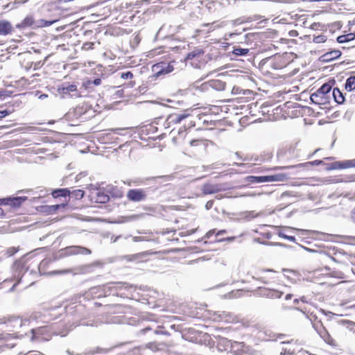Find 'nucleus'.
<instances>
[{"label": "nucleus", "instance_id": "1", "mask_svg": "<svg viewBox=\"0 0 355 355\" xmlns=\"http://www.w3.org/2000/svg\"><path fill=\"white\" fill-rule=\"evenodd\" d=\"M196 119V116H194L187 110L182 113L171 114L168 116L167 121L168 124H183V126L178 129V135L173 137V141L175 144H180L182 141H184L187 136L191 135L190 129L195 127Z\"/></svg>", "mask_w": 355, "mask_h": 355}, {"label": "nucleus", "instance_id": "2", "mask_svg": "<svg viewBox=\"0 0 355 355\" xmlns=\"http://www.w3.org/2000/svg\"><path fill=\"white\" fill-rule=\"evenodd\" d=\"M183 145V151L185 155L194 157L205 153L207 148L213 144L211 140L203 137H196L193 135L187 136Z\"/></svg>", "mask_w": 355, "mask_h": 355}, {"label": "nucleus", "instance_id": "3", "mask_svg": "<svg viewBox=\"0 0 355 355\" xmlns=\"http://www.w3.org/2000/svg\"><path fill=\"white\" fill-rule=\"evenodd\" d=\"M282 274L272 269H259L257 270L253 279L263 284H274L279 281Z\"/></svg>", "mask_w": 355, "mask_h": 355}, {"label": "nucleus", "instance_id": "4", "mask_svg": "<svg viewBox=\"0 0 355 355\" xmlns=\"http://www.w3.org/2000/svg\"><path fill=\"white\" fill-rule=\"evenodd\" d=\"M288 176L286 173H277L270 175H249L245 178V181L248 184H257L262 182H283L288 180Z\"/></svg>", "mask_w": 355, "mask_h": 355}, {"label": "nucleus", "instance_id": "5", "mask_svg": "<svg viewBox=\"0 0 355 355\" xmlns=\"http://www.w3.org/2000/svg\"><path fill=\"white\" fill-rule=\"evenodd\" d=\"M293 61V53H284L272 56L268 59L267 62L274 69H282L286 67Z\"/></svg>", "mask_w": 355, "mask_h": 355}, {"label": "nucleus", "instance_id": "6", "mask_svg": "<svg viewBox=\"0 0 355 355\" xmlns=\"http://www.w3.org/2000/svg\"><path fill=\"white\" fill-rule=\"evenodd\" d=\"M185 62L195 68L204 67L207 62L205 51L201 49H195L187 54Z\"/></svg>", "mask_w": 355, "mask_h": 355}, {"label": "nucleus", "instance_id": "7", "mask_svg": "<svg viewBox=\"0 0 355 355\" xmlns=\"http://www.w3.org/2000/svg\"><path fill=\"white\" fill-rule=\"evenodd\" d=\"M136 289L132 286L125 284L115 283L112 286V295L123 298L135 299Z\"/></svg>", "mask_w": 355, "mask_h": 355}, {"label": "nucleus", "instance_id": "8", "mask_svg": "<svg viewBox=\"0 0 355 355\" xmlns=\"http://www.w3.org/2000/svg\"><path fill=\"white\" fill-rule=\"evenodd\" d=\"M354 257L346 253H335L334 257L331 259L333 261L348 266L349 263L352 265L351 270L355 275V262L354 261Z\"/></svg>", "mask_w": 355, "mask_h": 355}, {"label": "nucleus", "instance_id": "9", "mask_svg": "<svg viewBox=\"0 0 355 355\" xmlns=\"http://www.w3.org/2000/svg\"><path fill=\"white\" fill-rule=\"evenodd\" d=\"M89 111H90V109H88L86 105H78L73 110V111L69 113V116L71 118L80 119L81 121H84L89 118V116L87 115Z\"/></svg>", "mask_w": 355, "mask_h": 355}, {"label": "nucleus", "instance_id": "10", "mask_svg": "<svg viewBox=\"0 0 355 355\" xmlns=\"http://www.w3.org/2000/svg\"><path fill=\"white\" fill-rule=\"evenodd\" d=\"M349 168H355V159L345 161H336L326 164V170L327 171L345 169Z\"/></svg>", "mask_w": 355, "mask_h": 355}, {"label": "nucleus", "instance_id": "11", "mask_svg": "<svg viewBox=\"0 0 355 355\" xmlns=\"http://www.w3.org/2000/svg\"><path fill=\"white\" fill-rule=\"evenodd\" d=\"M61 252L62 254L64 256H72L80 254L87 255L91 254V250L85 247L71 245L62 249Z\"/></svg>", "mask_w": 355, "mask_h": 355}, {"label": "nucleus", "instance_id": "12", "mask_svg": "<svg viewBox=\"0 0 355 355\" xmlns=\"http://www.w3.org/2000/svg\"><path fill=\"white\" fill-rule=\"evenodd\" d=\"M226 84L225 82L220 80H210L207 82L202 83L200 85L202 91H207L209 89H214L221 91L225 89Z\"/></svg>", "mask_w": 355, "mask_h": 355}, {"label": "nucleus", "instance_id": "13", "mask_svg": "<svg viewBox=\"0 0 355 355\" xmlns=\"http://www.w3.org/2000/svg\"><path fill=\"white\" fill-rule=\"evenodd\" d=\"M173 70V66L169 63L164 62L153 64L152 67V71L154 72L156 77L161 75L167 74Z\"/></svg>", "mask_w": 355, "mask_h": 355}, {"label": "nucleus", "instance_id": "14", "mask_svg": "<svg viewBox=\"0 0 355 355\" xmlns=\"http://www.w3.org/2000/svg\"><path fill=\"white\" fill-rule=\"evenodd\" d=\"M214 320L226 323H234L237 322V318L230 312L218 311L214 313Z\"/></svg>", "mask_w": 355, "mask_h": 355}, {"label": "nucleus", "instance_id": "15", "mask_svg": "<svg viewBox=\"0 0 355 355\" xmlns=\"http://www.w3.org/2000/svg\"><path fill=\"white\" fill-rule=\"evenodd\" d=\"M277 157L282 161L295 159L299 157V151L293 148H285L278 153Z\"/></svg>", "mask_w": 355, "mask_h": 355}, {"label": "nucleus", "instance_id": "16", "mask_svg": "<svg viewBox=\"0 0 355 355\" xmlns=\"http://www.w3.org/2000/svg\"><path fill=\"white\" fill-rule=\"evenodd\" d=\"M146 193L141 189H130L127 193V198L132 202H140L145 200L146 198Z\"/></svg>", "mask_w": 355, "mask_h": 355}, {"label": "nucleus", "instance_id": "17", "mask_svg": "<svg viewBox=\"0 0 355 355\" xmlns=\"http://www.w3.org/2000/svg\"><path fill=\"white\" fill-rule=\"evenodd\" d=\"M331 90V85L325 83L322 85L315 93L311 96V101H314L317 98H326Z\"/></svg>", "mask_w": 355, "mask_h": 355}, {"label": "nucleus", "instance_id": "18", "mask_svg": "<svg viewBox=\"0 0 355 355\" xmlns=\"http://www.w3.org/2000/svg\"><path fill=\"white\" fill-rule=\"evenodd\" d=\"M223 189L221 184L206 183L202 185V192L204 195L214 194Z\"/></svg>", "mask_w": 355, "mask_h": 355}, {"label": "nucleus", "instance_id": "19", "mask_svg": "<svg viewBox=\"0 0 355 355\" xmlns=\"http://www.w3.org/2000/svg\"><path fill=\"white\" fill-rule=\"evenodd\" d=\"M26 199L27 197H15L2 199L0 200V201H1V204L10 205L12 207H19Z\"/></svg>", "mask_w": 355, "mask_h": 355}, {"label": "nucleus", "instance_id": "20", "mask_svg": "<svg viewBox=\"0 0 355 355\" xmlns=\"http://www.w3.org/2000/svg\"><path fill=\"white\" fill-rule=\"evenodd\" d=\"M319 336L327 345L333 347H338V342L330 335L327 329L319 334Z\"/></svg>", "mask_w": 355, "mask_h": 355}, {"label": "nucleus", "instance_id": "21", "mask_svg": "<svg viewBox=\"0 0 355 355\" xmlns=\"http://www.w3.org/2000/svg\"><path fill=\"white\" fill-rule=\"evenodd\" d=\"M13 31L11 23L6 20L0 21V35H7Z\"/></svg>", "mask_w": 355, "mask_h": 355}, {"label": "nucleus", "instance_id": "22", "mask_svg": "<svg viewBox=\"0 0 355 355\" xmlns=\"http://www.w3.org/2000/svg\"><path fill=\"white\" fill-rule=\"evenodd\" d=\"M329 183H340V182H355V175H339L337 177H335L334 179L330 180L328 181Z\"/></svg>", "mask_w": 355, "mask_h": 355}, {"label": "nucleus", "instance_id": "23", "mask_svg": "<svg viewBox=\"0 0 355 355\" xmlns=\"http://www.w3.org/2000/svg\"><path fill=\"white\" fill-rule=\"evenodd\" d=\"M262 294L268 298H280L283 293L277 290L265 288L262 291Z\"/></svg>", "mask_w": 355, "mask_h": 355}, {"label": "nucleus", "instance_id": "24", "mask_svg": "<svg viewBox=\"0 0 355 355\" xmlns=\"http://www.w3.org/2000/svg\"><path fill=\"white\" fill-rule=\"evenodd\" d=\"M341 52L339 50H334L324 53L322 57L324 61H331L339 58Z\"/></svg>", "mask_w": 355, "mask_h": 355}, {"label": "nucleus", "instance_id": "25", "mask_svg": "<svg viewBox=\"0 0 355 355\" xmlns=\"http://www.w3.org/2000/svg\"><path fill=\"white\" fill-rule=\"evenodd\" d=\"M71 191L69 189H58L52 192V196L54 198L67 197L70 196Z\"/></svg>", "mask_w": 355, "mask_h": 355}, {"label": "nucleus", "instance_id": "26", "mask_svg": "<svg viewBox=\"0 0 355 355\" xmlns=\"http://www.w3.org/2000/svg\"><path fill=\"white\" fill-rule=\"evenodd\" d=\"M332 95L334 96L335 101L337 103L341 104L344 102L345 97L343 96V93L340 92V90L338 88H334L333 89Z\"/></svg>", "mask_w": 355, "mask_h": 355}, {"label": "nucleus", "instance_id": "27", "mask_svg": "<svg viewBox=\"0 0 355 355\" xmlns=\"http://www.w3.org/2000/svg\"><path fill=\"white\" fill-rule=\"evenodd\" d=\"M230 346V340L225 338H219L217 347L219 350H226Z\"/></svg>", "mask_w": 355, "mask_h": 355}, {"label": "nucleus", "instance_id": "28", "mask_svg": "<svg viewBox=\"0 0 355 355\" xmlns=\"http://www.w3.org/2000/svg\"><path fill=\"white\" fill-rule=\"evenodd\" d=\"M146 348L144 347H135L125 353L121 354L120 355H144Z\"/></svg>", "mask_w": 355, "mask_h": 355}, {"label": "nucleus", "instance_id": "29", "mask_svg": "<svg viewBox=\"0 0 355 355\" xmlns=\"http://www.w3.org/2000/svg\"><path fill=\"white\" fill-rule=\"evenodd\" d=\"M355 39V33H348L340 35L337 37V41L339 43H345L349 41H352Z\"/></svg>", "mask_w": 355, "mask_h": 355}, {"label": "nucleus", "instance_id": "30", "mask_svg": "<svg viewBox=\"0 0 355 355\" xmlns=\"http://www.w3.org/2000/svg\"><path fill=\"white\" fill-rule=\"evenodd\" d=\"M345 89L349 92L355 89V76H350L346 80Z\"/></svg>", "mask_w": 355, "mask_h": 355}, {"label": "nucleus", "instance_id": "31", "mask_svg": "<svg viewBox=\"0 0 355 355\" xmlns=\"http://www.w3.org/2000/svg\"><path fill=\"white\" fill-rule=\"evenodd\" d=\"M61 89L64 94H67L76 91L77 87L73 84H64L62 85Z\"/></svg>", "mask_w": 355, "mask_h": 355}, {"label": "nucleus", "instance_id": "32", "mask_svg": "<svg viewBox=\"0 0 355 355\" xmlns=\"http://www.w3.org/2000/svg\"><path fill=\"white\" fill-rule=\"evenodd\" d=\"M85 191L82 189H76L71 191L70 196L75 200H80L83 198Z\"/></svg>", "mask_w": 355, "mask_h": 355}, {"label": "nucleus", "instance_id": "33", "mask_svg": "<svg viewBox=\"0 0 355 355\" xmlns=\"http://www.w3.org/2000/svg\"><path fill=\"white\" fill-rule=\"evenodd\" d=\"M21 282V277H19V275H17V277H16L15 276L14 277V278H11L10 279H6L3 283L6 284V283H8V282H12L13 283L11 288H10V291H14L15 290V288L16 287V286Z\"/></svg>", "mask_w": 355, "mask_h": 355}, {"label": "nucleus", "instance_id": "34", "mask_svg": "<svg viewBox=\"0 0 355 355\" xmlns=\"http://www.w3.org/2000/svg\"><path fill=\"white\" fill-rule=\"evenodd\" d=\"M226 233V230H220V231H218L216 233V230H209L207 235L208 237L211 236V235L216 234V236L217 237L216 240L218 241H224L225 239H220V238H218V237L223 234Z\"/></svg>", "mask_w": 355, "mask_h": 355}, {"label": "nucleus", "instance_id": "35", "mask_svg": "<svg viewBox=\"0 0 355 355\" xmlns=\"http://www.w3.org/2000/svg\"><path fill=\"white\" fill-rule=\"evenodd\" d=\"M313 327L318 334L327 330V328L323 325V324L320 321L315 322L313 323Z\"/></svg>", "mask_w": 355, "mask_h": 355}, {"label": "nucleus", "instance_id": "36", "mask_svg": "<svg viewBox=\"0 0 355 355\" xmlns=\"http://www.w3.org/2000/svg\"><path fill=\"white\" fill-rule=\"evenodd\" d=\"M118 77L123 79H132L133 78V74L130 71L117 73L115 76V78Z\"/></svg>", "mask_w": 355, "mask_h": 355}, {"label": "nucleus", "instance_id": "37", "mask_svg": "<svg viewBox=\"0 0 355 355\" xmlns=\"http://www.w3.org/2000/svg\"><path fill=\"white\" fill-rule=\"evenodd\" d=\"M331 276L338 279H345L347 275L343 271L334 270L331 272Z\"/></svg>", "mask_w": 355, "mask_h": 355}, {"label": "nucleus", "instance_id": "38", "mask_svg": "<svg viewBox=\"0 0 355 355\" xmlns=\"http://www.w3.org/2000/svg\"><path fill=\"white\" fill-rule=\"evenodd\" d=\"M232 52L236 55H246L248 53L249 49H241V48H235Z\"/></svg>", "mask_w": 355, "mask_h": 355}, {"label": "nucleus", "instance_id": "39", "mask_svg": "<svg viewBox=\"0 0 355 355\" xmlns=\"http://www.w3.org/2000/svg\"><path fill=\"white\" fill-rule=\"evenodd\" d=\"M296 166H292V165L284 166H275L271 168H264V169L261 170L260 171L263 172V171H277V170H280V169H287V168H294Z\"/></svg>", "mask_w": 355, "mask_h": 355}, {"label": "nucleus", "instance_id": "40", "mask_svg": "<svg viewBox=\"0 0 355 355\" xmlns=\"http://www.w3.org/2000/svg\"><path fill=\"white\" fill-rule=\"evenodd\" d=\"M160 344H158L157 343H149L146 345V348L150 349L153 351L157 352L160 349Z\"/></svg>", "mask_w": 355, "mask_h": 355}, {"label": "nucleus", "instance_id": "41", "mask_svg": "<svg viewBox=\"0 0 355 355\" xmlns=\"http://www.w3.org/2000/svg\"><path fill=\"white\" fill-rule=\"evenodd\" d=\"M322 163H323V161L320 160V159H316V160H314L313 162H306V163H304V164H300L299 166H306V165H311V166L315 165V166H318V165L322 164Z\"/></svg>", "mask_w": 355, "mask_h": 355}, {"label": "nucleus", "instance_id": "42", "mask_svg": "<svg viewBox=\"0 0 355 355\" xmlns=\"http://www.w3.org/2000/svg\"><path fill=\"white\" fill-rule=\"evenodd\" d=\"M284 273L282 274L284 277H286L288 278H293V277H296L297 275L295 272L291 270H284Z\"/></svg>", "mask_w": 355, "mask_h": 355}, {"label": "nucleus", "instance_id": "43", "mask_svg": "<svg viewBox=\"0 0 355 355\" xmlns=\"http://www.w3.org/2000/svg\"><path fill=\"white\" fill-rule=\"evenodd\" d=\"M94 44L93 42H85L83 44L82 49L83 50H90L94 49Z\"/></svg>", "mask_w": 355, "mask_h": 355}, {"label": "nucleus", "instance_id": "44", "mask_svg": "<svg viewBox=\"0 0 355 355\" xmlns=\"http://www.w3.org/2000/svg\"><path fill=\"white\" fill-rule=\"evenodd\" d=\"M70 270H53L49 272L50 275H61V274H66L70 272Z\"/></svg>", "mask_w": 355, "mask_h": 355}, {"label": "nucleus", "instance_id": "45", "mask_svg": "<svg viewBox=\"0 0 355 355\" xmlns=\"http://www.w3.org/2000/svg\"><path fill=\"white\" fill-rule=\"evenodd\" d=\"M109 200V196L107 195H98V202H105Z\"/></svg>", "mask_w": 355, "mask_h": 355}, {"label": "nucleus", "instance_id": "46", "mask_svg": "<svg viewBox=\"0 0 355 355\" xmlns=\"http://www.w3.org/2000/svg\"><path fill=\"white\" fill-rule=\"evenodd\" d=\"M24 355H44V354H42V352H37V351H30L26 354H24Z\"/></svg>", "mask_w": 355, "mask_h": 355}, {"label": "nucleus", "instance_id": "47", "mask_svg": "<svg viewBox=\"0 0 355 355\" xmlns=\"http://www.w3.org/2000/svg\"><path fill=\"white\" fill-rule=\"evenodd\" d=\"M10 111H8V110H2V111H0V119H2L6 116H8V114H10Z\"/></svg>", "mask_w": 355, "mask_h": 355}, {"label": "nucleus", "instance_id": "48", "mask_svg": "<svg viewBox=\"0 0 355 355\" xmlns=\"http://www.w3.org/2000/svg\"><path fill=\"white\" fill-rule=\"evenodd\" d=\"M219 110H220V109L218 106H213V107L211 109V110L213 112H216V113H218Z\"/></svg>", "mask_w": 355, "mask_h": 355}, {"label": "nucleus", "instance_id": "49", "mask_svg": "<svg viewBox=\"0 0 355 355\" xmlns=\"http://www.w3.org/2000/svg\"><path fill=\"white\" fill-rule=\"evenodd\" d=\"M351 217H352V220L355 223V207L352 211Z\"/></svg>", "mask_w": 355, "mask_h": 355}, {"label": "nucleus", "instance_id": "50", "mask_svg": "<svg viewBox=\"0 0 355 355\" xmlns=\"http://www.w3.org/2000/svg\"><path fill=\"white\" fill-rule=\"evenodd\" d=\"M48 262H49V261L43 260V261L41 262L40 265H41V266H45Z\"/></svg>", "mask_w": 355, "mask_h": 355}, {"label": "nucleus", "instance_id": "51", "mask_svg": "<svg viewBox=\"0 0 355 355\" xmlns=\"http://www.w3.org/2000/svg\"><path fill=\"white\" fill-rule=\"evenodd\" d=\"M154 129H157V128L153 125H150L149 128V130H151V131H153Z\"/></svg>", "mask_w": 355, "mask_h": 355}, {"label": "nucleus", "instance_id": "52", "mask_svg": "<svg viewBox=\"0 0 355 355\" xmlns=\"http://www.w3.org/2000/svg\"><path fill=\"white\" fill-rule=\"evenodd\" d=\"M292 296H293V295H291V294H288V295H286V300H288V299H290Z\"/></svg>", "mask_w": 355, "mask_h": 355}, {"label": "nucleus", "instance_id": "53", "mask_svg": "<svg viewBox=\"0 0 355 355\" xmlns=\"http://www.w3.org/2000/svg\"><path fill=\"white\" fill-rule=\"evenodd\" d=\"M286 238L290 241H293L295 239L293 236H286Z\"/></svg>", "mask_w": 355, "mask_h": 355}, {"label": "nucleus", "instance_id": "54", "mask_svg": "<svg viewBox=\"0 0 355 355\" xmlns=\"http://www.w3.org/2000/svg\"><path fill=\"white\" fill-rule=\"evenodd\" d=\"M333 159V158L332 157H326V158H324V159Z\"/></svg>", "mask_w": 355, "mask_h": 355}, {"label": "nucleus", "instance_id": "55", "mask_svg": "<svg viewBox=\"0 0 355 355\" xmlns=\"http://www.w3.org/2000/svg\"><path fill=\"white\" fill-rule=\"evenodd\" d=\"M59 207H60V205H55V209H58Z\"/></svg>", "mask_w": 355, "mask_h": 355}, {"label": "nucleus", "instance_id": "56", "mask_svg": "<svg viewBox=\"0 0 355 355\" xmlns=\"http://www.w3.org/2000/svg\"><path fill=\"white\" fill-rule=\"evenodd\" d=\"M245 92H249L250 93V90L244 92L243 94H245Z\"/></svg>", "mask_w": 355, "mask_h": 355}]
</instances>
